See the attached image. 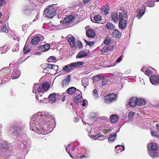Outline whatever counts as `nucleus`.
<instances>
[{"mask_svg":"<svg viewBox=\"0 0 159 159\" xmlns=\"http://www.w3.org/2000/svg\"><path fill=\"white\" fill-rule=\"evenodd\" d=\"M119 118V117L118 116L115 115H113L111 116L110 121L111 122L115 123L118 121Z\"/></svg>","mask_w":159,"mask_h":159,"instance_id":"4be33fe9","label":"nucleus"},{"mask_svg":"<svg viewBox=\"0 0 159 159\" xmlns=\"http://www.w3.org/2000/svg\"><path fill=\"white\" fill-rule=\"evenodd\" d=\"M68 153L69 154L70 156V157H71L72 158H74L73 156L71 155V153L70 152H68Z\"/></svg>","mask_w":159,"mask_h":159,"instance_id":"774afa93","label":"nucleus"},{"mask_svg":"<svg viewBox=\"0 0 159 159\" xmlns=\"http://www.w3.org/2000/svg\"><path fill=\"white\" fill-rule=\"evenodd\" d=\"M70 66L69 65H68L65 66L63 68V70L66 71H69L70 70Z\"/></svg>","mask_w":159,"mask_h":159,"instance_id":"a18cd8bd","label":"nucleus"},{"mask_svg":"<svg viewBox=\"0 0 159 159\" xmlns=\"http://www.w3.org/2000/svg\"><path fill=\"white\" fill-rule=\"evenodd\" d=\"M82 83L83 85L85 87L88 84V80L87 79L83 78L82 79Z\"/></svg>","mask_w":159,"mask_h":159,"instance_id":"7c9ffc66","label":"nucleus"},{"mask_svg":"<svg viewBox=\"0 0 159 159\" xmlns=\"http://www.w3.org/2000/svg\"><path fill=\"white\" fill-rule=\"evenodd\" d=\"M86 44L88 45H89L90 46H92L93 45L94 43V42H89L86 40H84Z\"/></svg>","mask_w":159,"mask_h":159,"instance_id":"de8ad7c7","label":"nucleus"},{"mask_svg":"<svg viewBox=\"0 0 159 159\" xmlns=\"http://www.w3.org/2000/svg\"><path fill=\"white\" fill-rule=\"evenodd\" d=\"M6 47V46H5L4 47H2L0 48V53L2 54L5 53L6 52L7 47Z\"/></svg>","mask_w":159,"mask_h":159,"instance_id":"f704fd0d","label":"nucleus"},{"mask_svg":"<svg viewBox=\"0 0 159 159\" xmlns=\"http://www.w3.org/2000/svg\"><path fill=\"white\" fill-rule=\"evenodd\" d=\"M48 98L50 102L52 103L55 102L56 101V94L55 93L50 94Z\"/></svg>","mask_w":159,"mask_h":159,"instance_id":"5701e85b","label":"nucleus"},{"mask_svg":"<svg viewBox=\"0 0 159 159\" xmlns=\"http://www.w3.org/2000/svg\"><path fill=\"white\" fill-rule=\"evenodd\" d=\"M30 50L28 46H26V45H25L24 47L23 48V53L24 54H26L27 53L30 52Z\"/></svg>","mask_w":159,"mask_h":159,"instance_id":"2f4dec72","label":"nucleus"},{"mask_svg":"<svg viewBox=\"0 0 159 159\" xmlns=\"http://www.w3.org/2000/svg\"><path fill=\"white\" fill-rule=\"evenodd\" d=\"M52 70H53L56 71L57 72H58L59 71L58 66L55 65H53Z\"/></svg>","mask_w":159,"mask_h":159,"instance_id":"8fccbe9b","label":"nucleus"},{"mask_svg":"<svg viewBox=\"0 0 159 159\" xmlns=\"http://www.w3.org/2000/svg\"><path fill=\"white\" fill-rule=\"evenodd\" d=\"M111 18L113 21L116 23L117 22L119 19H120L118 15L115 12L111 14Z\"/></svg>","mask_w":159,"mask_h":159,"instance_id":"f3484780","label":"nucleus"},{"mask_svg":"<svg viewBox=\"0 0 159 159\" xmlns=\"http://www.w3.org/2000/svg\"><path fill=\"white\" fill-rule=\"evenodd\" d=\"M42 37L41 35L35 37L31 41V43L34 45H36L40 41V38Z\"/></svg>","mask_w":159,"mask_h":159,"instance_id":"a211bd4d","label":"nucleus"},{"mask_svg":"<svg viewBox=\"0 0 159 159\" xmlns=\"http://www.w3.org/2000/svg\"><path fill=\"white\" fill-rule=\"evenodd\" d=\"M66 92L70 95H71L74 93H76L77 95L74 98L75 101L78 103L81 102L80 100L82 97V93L75 87H71L69 88L66 90Z\"/></svg>","mask_w":159,"mask_h":159,"instance_id":"20e7f679","label":"nucleus"},{"mask_svg":"<svg viewBox=\"0 0 159 159\" xmlns=\"http://www.w3.org/2000/svg\"><path fill=\"white\" fill-rule=\"evenodd\" d=\"M145 70V74L147 75H150L151 74V71L149 70Z\"/></svg>","mask_w":159,"mask_h":159,"instance_id":"13d9d810","label":"nucleus"},{"mask_svg":"<svg viewBox=\"0 0 159 159\" xmlns=\"http://www.w3.org/2000/svg\"><path fill=\"white\" fill-rule=\"evenodd\" d=\"M19 47L18 45H14V48L12 49V51L13 52H16L18 50Z\"/></svg>","mask_w":159,"mask_h":159,"instance_id":"603ef678","label":"nucleus"},{"mask_svg":"<svg viewBox=\"0 0 159 159\" xmlns=\"http://www.w3.org/2000/svg\"><path fill=\"white\" fill-rule=\"evenodd\" d=\"M69 65V66H70V68L76 67V66L75 62L71 63Z\"/></svg>","mask_w":159,"mask_h":159,"instance_id":"5fc2aeb1","label":"nucleus"},{"mask_svg":"<svg viewBox=\"0 0 159 159\" xmlns=\"http://www.w3.org/2000/svg\"><path fill=\"white\" fill-rule=\"evenodd\" d=\"M55 5H52L47 8H46L44 11V13L49 18H52L55 15L56 11Z\"/></svg>","mask_w":159,"mask_h":159,"instance_id":"39448f33","label":"nucleus"},{"mask_svg":"<svg viewBox=\"0 0 159 159\" xmlns=\"http://www.w3.org/2000/svg\"><path fill=\"white\" fill-rule=\"evenodd\" d=\"M84 2L85 3H88L89 2V0H83Z\"/></svg>","mask_w":159,"mask_h":159,"instance_id":"69168bd1","label":"nucleus"},{"mask_svg":"<svg viewBox=\"0 0 159 159\" xmlns=\"http://www.w3.org/2000/svg\"><path fill=\"white\" fill-rule=\"evenodd\" d=\"M74 16L72 15L68 16L65 17L63 20V24L64 25H68L73 22L74 20Z\"/></svg>","mask_w":159,"mask_h":159,"instance_id":"0eeeda50","label":"nucleus"},{"mask_svg":"<svg viewBox=\"0 0 159 159\" xmlns=\"http://www.w3.org/2000/svg\"><path fill=\"white\" fill-rule=\"evenodd\" d=\"M136 103V99L133 98H130L129 104L131 107H135L137 105Z\"/></svg>","mask_w":159,"mask_h":159,"instance_id":"393cba45","label":"nucleus"},{"mask_svg":"<svg viewBox=\"0 0 159 159\" xmlns=\"http://www.w3.org/2000/svg\"><path fill=\"white\" fill-rule=\"evenodd\" d=\"M52 66L53 64H46L42 65L43 67H47L49 70H52Z\"/></svg>","mask_w":159,"mask_h":159,"instance_id":"473e14b6","label":"nucleus"},{"mask_svg":"<svg viewBox=\"0 0 159 159\" xmlns=\"http://www.w3.org/2000/svg\"><path fill=\"white\" fill-rule=\"evenodd\" d=\"M145 70H146V68H145L144 67H143L142 68V69H141V70L142 71H143V72H144V71L145 72Z\"/></svg>","mask_w":159,"mask_h":159,"instance_id":"338daca9","label":"nucleus"},{"mask_svg":"<svg viewBox=\"0 0 159 159\" xmlns=\"http://www.w3.org/2000/svg\"><path fill=\"white\" fill-rule=\"evenodd\" d=\"M68 41L72 48H74L76 45V42H75V39L74 38L70 37L68 40Z\"/></svg>","mask_w":159,"mask_h":159,"instance_id":"a878e982","label":"nucleus"},{"mask_svg":"<svg viewBox=\"0 0 159 159\" xmlns=\"http://www.w3.org/2000/svg\"><path fill=\"white\" fill-rule=\"evenodd\" d=\"M43 67V72L45 73H47L49 71V70L48 69V68L45 67Z\"/></svg>","mask_w":159,"mask_h":159,"instance_id":"4d7b16f0","label":"nucleus"},{"mask_svg":"<svg viewBox=\"0 0 159 159\" xmlns=\"http://www.w3.org/2000/svg\"><path fill=\"white\" fill-rule=\"evenodd\" d=\"M134 115V113L133 112L131 111L129 112L128 115V116L129 120L131 121L133 120V117Z\"/></svg>","mask_w":159,"mask_h":159,"instance_id":"4c0bfd02","label":"nucleus"},{"mask_svg":"<svg viewBox=\"0 0 159 159\" xmlns=\"http://www.w3.org/2000/svg\"><path fill=\"white\" fill-rule=\"evenodd\" d=\"M6 3L5 0H0V7L4 6Z\"/></svg>","mask_w":159,"mask_h":159,"instance_id":"864d4df0","label":"nucleus"},{"mask_svg":"<svg viewBox=\"0 0 159 159\" xmlns=\"http://www.w3.org/2000/svg\"><path fill=\"white\" fill-rule=\"evenodd\" d=\"M159 77L156 75L152 76L150 78L151 83L153 84H157L159 83Z\"/></svg>","mask_w":159,"mask_h":159,"instance_id":"9b49d317","label":"nucleus"},{"mask_svg":"<svg viewBox=\"0 0 159 159\" xmlns=\"http://www.w3.org/2000/svg\"><path fill=\"white\" fill-rule=\"evenodd\" d=\"M22 12L24 14H27L30 12V10L27 7H25L23 8Z\"/></svg>","mask_w":159,"mask_h":159,"instance_id":"09e8293b","label":"nucleus"},{"mask_svg":"<svg viewBox=\"0 0 159 159\" xmlns=\"http://www.w3.org/2000/svg\"><path fill=\"white\" fill-rule=\"evenodd\" d=\"M54 122L53 117L48 113L39 112L31 118L30 129L39 134H47L53 129Z\"/></svg>","mask_w":159,"mask_h":159,"instance_id":"f257e3e1","label":"nucleus"},{"mask_svg":"<svg viewBox=\"0 0 159 159\" xmlns=\"http://www.w3.org/2000/svg\"><path fill=\"white\" fill-rule=\"evenodd\" d=\"M116 136V134H113L110 135L108 138V142L109 143H112L114 141V138Z\"/></svg>","mask_w":159,"mask_h":159,"instance_id":"c756f323","label":"nucleus"},{"mask_svg":"<svg viewBox=\"0 0 159 159\" xmlns=\"http://www.w3.org/2000/svg\"><path fill=\"white\" fill-rule=\"evenodd\" d=\"M70 144H69L68 146L66 148V151L68 153L70 152V151L71 149Z\"/></svg>","mask_w":159,"mask_h":159,"instance_id":"6e6d98bb","label":"nucleus"},{"mask_svg":"<svg viewBox=\"0 0 159 159\" xmlns=\"http://www.w3.org/2000/svg\"><path fill=\"white\" fill-rule=\"evenodd\" d=\"M101 79V78L100 77V76L97 75L93 77V80L96 81H98L100 80Z\"/></svg>","mask_w":159,"mask_h":159,"instance_id":"49530a36","label":"nucleus"},{"mask_svg":"<svg viewBox=\"0 0 159 159\" xmlns=\"http://www.w3.org/2000/svg\"><path fill=\"white\" fill-rule=\"evenodd\" d=\"M1 30L2 32L6 33H8V29H7L6 26L5 25H3L2 28Z\"/></svg>","mask_w":159,"mask_h":159,"instance_id":"37998d69","label":"nucleus"},{"mask_svg":"<svg viewBox=\"0 0 159 159\" xmlns=\"http://www.w3.org/2000/svg\"><path fill=\"white\" fill-rule=\"evenodd\" d=\"M87 53L84 51H82L79 52L76 56L77 58H81L87 56Z\"/></svg>","mask_w":159,"mask_h":159,"instance_id":"b1692460","label":"nucleus"},{"mask_svg":"<svg viewBox=\"0 0 159 159\" xmlns=\"http://www.w3.org/2000/svg\"><path fill=\"white\" fill-rule=\"evenodd\" d=\"M106 25L107 29L111 30H114L115 28V26L111 22H109L107 23Z\"/></svg>","mask_w":159,"mask_h":159,"instance_id":"c85d7f7f","label":"nucleus"},{"mask_svg":"<svg viewBox=\"0 0 159 159\" xmlns=\"http://www.w3.org/2000/svg\"><path fill=\"white\" fill-rule=\"evenodd\" d=\"M152 135L153 136L158 137L159 136V131H153L152 133Z\"/></svg>","mask_w":159,"mask_h":159,"instance_id":"a19ab883","label":"nucleus"},{"mask_svg":"<svg viewBox=\"0 0 159 159\" xmlns=\"http://www.w3.org/2000/svg\"><path fill=\"white\" fill-rule=\"evenodd\" d=\"M75 47H78L79 48H81L83 47L82 43L80 41H77L76 42V45Z\"/></svg>","mask_w":159,"mask_h":159,"instance_id":"79ce46f5","label":"nucleus"},{"mask_svg":"<svg viewBox=\"0 0 159 159\" xmlns=\"http://www.w3.org/2000/svg\"><path fill=\"white\" fill-rule=\"evenodd\" d=\"M49 88V84L48 83H45L42 85L36 84H34L33 92L36 94V98L40 102H43L45 99L47 98L44 93L47 91Z\"/></svg>","mask_w":159,"mask_h":159,"instance_id":"f03ea898","label":"nucleus"},{"mask_svg":"<svg viewBox=\"0 0 159 159\" xmlns=\"http://www.w3.org/2000/svg\"><path fill=\"white\" fill-rule=\"evenodd\" d=\"M92 137L93 139L95 138V139H98L99 140H102V139L101 137H104V136H102L101 137L99 135V134H97L96 135H93L92 136Z\"/></svg>","mask_w":159,"mask_h":159,"instance_id":"e433bc0d","label":"nucleus"},{"mask_svg":"<svg viewBox=\"0 0 159 159\" xmlns=\"http://www.w3.org/2000/svg\"><path fill=\"white\" fill-rule=\"evenodd\" d=\"M113 37L116 38H119L120 37V33L117 30H115L112 33Z\"/></svg>","mask_w":159,"mask_h":159,"instance_id":"bb28decb","label":"nucleus"},{"mask_svg":"<svg viewBox=\"0 0 159 159\" xmlns=\"http://www.w3.org/2000/svg\"><path fill=\"white\" fill-rule=\"evenodd\" d=\"M85 103H84V100H82V106L83 107H84L85 106Z\"/></svg>","mask_w":159,"mask_h":159,"instance_id":"e2e57ef3","label":"nucleus"},{"mask_svg":"<svg viewBox=\"0 0 159 159\" xmlns=\"http://www.w3.org/2000/svg\"><path fill=\"white\" fill-rule=\"evenodd\" d=\"M113 50V48L111 46H106L104 47L101 50L102 53L111 52Z\"/></svg>","mask_w":159,"mask_h":159,"instance_id":"9d476101","label":"nucleus"},{"mask_svg":"<svg viewBox=\"0 0 159 159\" xmlns=\"http://www.w3.org/2000/svg\"><path fill=\"white\" fill-rule=\"evenodd\" d=\"M101 20V16L99 15L95 16L91 18V21L93 22L96 23H100Z\"/></svg>","mask_w":159,"mask_h":159,"instance_id":"2eb2a0df","label":"nucleus"},{"mask_svg":"<svg viewBox=\"0 0 159 159\" xmlns=\"http://www.w3.org/2000/svg\"><path fill=\"white\" fill-rule=\"evenodd\" d=\"M111 40L107 38L106 40L104 41V44L108 46L109 45L110 43L111 42Z\"/></svg>","mask_w":159,"mask_h":159,"instance_id":"3c124183","label":"nucleus"},{"mask_svg":"<svg viewBox=\"0 0 159 159\" xmlns=\"http://www.w3.org/2000/svg\"><path fill=\"white\" fill-rule=\"evenodd\" d=\"M98 90L96 89H94L93 92V95L95 98H97L98 97Z\"/></svg>","mask_w":159,"mask_h":159,"instance_id":"58836bf2","label":"nucleus"},{"mask_svg":"<svg viewBox=\"0 0 159 159\" xmlns=\"http://www.w3.org/2000/svg\"><path fill=\"white\" fill-rule=\"evenodd\" d=\"M122 60V58L120 57L118 59H117L116 60V62H120Z\"/></svg>","mask_w":159,"mask_h":159,"instance_id":"052dcab7","label":"nucleus"},{"mask_svg":"<svg viewBox=\"0 0 159 159\" xmlns=\"http://www.w3.org/2000/svg\"><path fill=\"white\" fill-rule=\"evenodd\" d=\"M117 95L115 94L112 93L105 97V102L107 103H109L112 101L116 100Z\"/></svg>","mask_w":159,"mask_h":159,"instance_id":"423d86ee","label":"nucleus"},{"mask_svg":"<svg viewBox=\"0 0 159 159\" xmlns=\"http://www.w3.org/2000/svg\"><path fill=\"white\" fill-rule=\"evenodd\" d=\"M43 47L44 48V50H43L44 51H47L50 48V45L48 44H45L44 45Z\"/></svg>","mask_w":159,"mask_h":159,"instance_id":"c03bdc74","label":"nucleus"},{"mask_svg":"<svg viewBox=\"0 0 159 159\" xmlns=\"http://www.w3.org/2000/svg\"><path fill=\"white\" fill-rule=\"evenodd\" d=\"M158 148L156 144L154 143H152L148 145V154L152 158H156L159 157Z\"/></svg>","mask_w":159,"mask_h":159,"instance_id":"7ed1b4c3","label":"nucleus"},{"mask_svg":"<svg viewBox=\"0 0 159 159\" xmlns=\"http://www.w3.org/2000/svg\"><path fill=\"white\" fill-rule=\"evenodd\" d=\"M70 81V75H68L67 77L63 80L61 83L63 87L67 85Z\"/></svg>","mask_w":159,"mask_h":159,"instance_id":"4468645a","label":"nucleus"},{"mask_svg":"<svg viewBox=\"0 0 159 159\" xmlns=\"http://www.w3.org/2000/svg\"><path fill=\"white\" fill-rule=\"evenodd\" d=\"M145 12L143 9H139L136 11V14L138 18L139 19L143 16Z\"/></svg>","mask_w":159,"mask_h":159,"instance_id":"dca6fc26","label":"nucleus"},{"mask_svg":"<svg viewBox=\"0 0 159 159\" xmlns=\"http://www.w3.org/2000/svg\"><path fill=\"white\" fill-rule=\"evenodd\" d=\"M115 148L116 149V152L117 153L121 152L125 150L124 146L122 145H117L115 146Z\"/></svg>","mask_w":159,"mask_h":159,"instance_id":"412c9836","label":"nucleus"},{"mask_svg":"<svg viewBox=\"0 0 159 159\" xmlns=\"http://www.w3.org/2000/svg\"><path fill=\"white\" fill-rule=\"evenodd\" d=\"M110 10V7L108 6H105L102 7L101 10L102 14L106 15L108 14Z\"/></svg>","mask_w":159,"mask_h":159,"instance_id":"aec40b11","label":"nucleus"},{"mask_svg":"<svg viewBox=\"0 0 159 159\" xmlns=\"http://www.w3.org/2000/svg\"><path fill=\"white\" fill-rule=\"evenodd\" d=\"M13 128L14 129V130L12 132V133L14 134H20L23 132V129L21 128L20 126H17L15 127L14 126Z\"/></svg>","mask_w":159,"mask_h":159,"instance_id":"1a4fd4ad","label":"nucleus"},{"mask_svg":"<svg viewBox=\"0 0 159 159\" xmlns=\"http://www.w3.org/2000/svg\"><path fill=\"white\" fill-rule=\"evenodd\" d=\"M56 60V58L54 56H51L49 57L48 59V61L49 62H54Z\"/></svg>","mask_w":159,"mask_h":159,"instance_id":"c9c22d12","label":"nucleus"},{"mask_svg":"<svg viewBox=\"0 0 159 159\" xmlns=\"http://www.w3.org/2000/svg\"><path fill=\"white\" fill-rule=\"evenodd\" d=\"M96 115V114L95 113H93L91 115V117L92 118L94 119L95 118V116Z\"/></svg>","mask_w":159,"mask_h":159,"instance_id":"680f3d73","label":"nucleus"},{"mask_svg":"<svg viewBox=\"0 0 159 159\" xmlns=\"http://www.w3.org/2000/svg\"><path fill=\"white\" fill-rule=\"evenodd\" d=\"M128 17L126 12L123 11V12H120L119 13V18L120 19L126 18Z\"/></svg>","mask_w":159,"mask_h":159,"instance_id":"cd10ccee","label":"nucleus"},{"mask_svg":"<svg viewBox=\"0 0 159 159\" xmlns=\"http://www.w3.org/2000/svg\"><path fill=\"white\" fill-rule=\"evenodd\" d=\"M137 105L142 106L145 104V101L144 99L139 98L136 99Z\"/></svg>","mask_w":159,"mask_h":159,"instance_id":"6ab92c4d","label":"nucleus"},{"mask_svg":"<svg viewBox=\"0 0 159 159\" xmlns=\"http://www.w3.org/2000/svg\"><path fill=\"white\" fill-rule=\"evenodd\" d=\"M127 22L123 19H121L119 21V28L121 29L124 30L126 27Z\"/></svg>","mask_w":159,"mask_h":159,"instance_id":"6e6552de","label":"nucleus"},{"mask_svg":"<svg viewBox=\"0 0 159 159\" xmlns=\"http://www.w3.org/2000/svg\"><path fill=\"white\" fill-rule=\"evenodd\" d=\"M20 74V70L17 69L14 70L12 73V79H17L19 77Z\"/></svg>","mask_w":159,"mask_h":159,"instance_id":"ddd939ff","label":"nucleus"},{"mask_svg":"<svg viewBox=\"0 0 159 159\" xmlns=\"http://www.w3.org/2000/svg\"><path fill=\"white\" fill-rule=\"evenodd\" d=\"M152 2L151 4H148V6L150 7H153L155 6V4L154 3V2Z\"/></svg>","mask_w":159,"mask_h":159,"instance_id":"bf43d9fd","label":"nucleus"},{"mask_svg":"<svg viewBox=\"0 0 159 159\" xmlns=\"http://www.w3.org/2000/svg\"><path fill=\"white\" fill-rule=\"evenodd\" d=\"M84 63L82 62H75L76 67L77 68L81 67L84 64Z\"/></svg>","mask_w":159,"mask_h":159,"instance_id":"ea45409f","label":"nucleus"},{"mask_svg":"<svg viewBox=\"0 0 159 159\" xmlns=\"http://www.w3.org/2000/svg\"><path fill=\"white\" fill-rule=\"evenodd\" d=\"M23 144L24 145V146L25 147H28V144H26V142H25L23 143Z\"/></svg>","mask_w":159,"mask_h":159,"instance_id":"0e129e2a","label":"nucleus"},{"mask_svg":"<svg viewBox=\"0 0 159 159\" xmlns=\"http://www.w3.org/2000/svg\"><path fill=\"white\" fill-rule=\"evenodd\" d=\"M102 86H105L108 83V80L104 78L102 79Z\"/></svg>","mask_w":159,"mask_h":159,"instance_id":"72a5a7b5","label":"nucleus"},{"mask_svg":"<svg viewBox=\"0 0 159 159\" xmlns=\"http://www.w3.org/2000/svg\"><path fill=\"white\" fill-rule=\"evenodd\" d=\"M86 35L89 38H93L95 36L96 33L93 30L89 29L86 31Z\"/></svg>","mask_w":159,"mask_h":159,"instance_id":"f8f14e48","label":"nucleus"}]
</instances>
